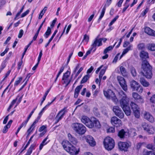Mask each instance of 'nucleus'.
<instances>
[{"mask_svg": "<svg viewBox=\"0 0 155 155\" xmlns=\"http://www.w3.org/2000/svg\"><path fill=\"white\" fill-rule=\"evenodd\" d=\"M61 144L64 149L71 155H76L78 153L79 150H77L76 147L70 143L68 140H63Z\"/></svg>", "mask_w": 155, "mask_h": 155, "instance_id": "f257e3e1", "label": "nucleus"}, {"mask_svg": "<svg viewBox=\"0 0 155 155\" xmlns=\"http://www.w3.org/2000/svg\"><path fill=\"white\" fill-rule=\"evenodd\" d=\"M141 68L143 70L141 72L143 75L147 78H150L152 76V68L147 60H144L143 61Z\"/></svg>", "mask_w": 155, "mask_h": 155, "instance_id": "f03ea898", "label": "nucleus"}, {"mask_svg": "<svg viewBox=\"0 0 155 155\" xmlns=\"http://www.w3.org/2000/svg\"><path fill=\"white\" fill-rule=\"evenodd\" d=\"M72 127L74 131L79 134H83L86 130V127L82 124L75 123L72 125Z\"/></svg>", "mask_w": 155, "mask_h": 155, "instance_id": "7ed1b4c3", "label": "nucleus"}, {"mask_svg": "<svg viewBox=\"0 0 155 155\" xmlns=\"http://www.w3.org/2000/svg\"><path fill=\"white\" fill-rule=\"evenodd\" d=\"M104 144L105 148L108 150H112L115 146L114 140L110 137H106L104 141Z\"/></svg>", "mask_w": 155, "mask_h": 155, "instance_id": "20e7f679", "label": "nucleus"}, {"mask_svg": "<svg viewBox=\"0 0 155 155\" xmlns=\"http://www.w3.org/2000/svg\"><path fill=\"white\" fill-rule=\"evenodd\" d=\"M119 94L120 98V102L121 107L128 106L129 99L124 93L121 91L119 93Z\"/></svg>", "mask_w": 155, "mask_h": 155, "instance_id": "39448f33", "label": "nucleus"}, {"mask_svg": "<svg viewBox=\"0 0 155 155\" xmlns=\"http://www.w3.org/2000/svg\"><path fill=\"white\" fill-rule=\"evenodd\" d=\"M104 94L107 98L112 100L114 102L116 103L118 100L113 91L109 89L107 91H104Z\"/></svg>", "mask_w": 155, "mask_h": 155, "instance_id": "423d86ee", "label": "nucleus"}, {"mask_svg": "<svg viewBox=\"0 0 155 155\" xmlns=\"http://www.w3.org/2000/svg\"><path fill=\"white\" fill-rule=\"evenodd\" d=\"M81 122L89 128H92L94 127V124L92 121V118L90 119L86 116H83L81 119Z\"/></svg>", "mask_w": 155, "mask_h": 155, "instance_id": "0eeeda50", "label": "nucleus"}, {"mask_svg": "<svg viewBox=\"0 0 155 155\" xmlns=\"http://www.w3.org/2000/svg\"><path fill=\"white\" fill-rule=\"evenodd\" d=\"M142 127L143 130L149 134H153L155 131L154 127L152 125H149L146 123H143L142 124Z\"/></svg>", "mask_w": 155, "mask_h": 155, "instance_id": "6e6552de", "label": "nucleus"}, {"mask_svg": "<svg viewBox=\"0 0 155 155\" xmlns=\"http://www.w3.org/2000/svg\"><path fill=\"white\" fill-rule=\"evenodd\" d=\"M66 108V107H64L58 113L55 118V124H57L63 118L65 114L67 112Z\"/></svg>", "mask_w": 155, "mask_h": 155, "instance_id": "1a4fd4ad", "label": "nucleus"}, {"mask_svg": "<svg viewBox=\"0 0 155 155\" xmlns=\"http://www.w3.org/2000/svg\"><path fill=\"white\" fill-rule=\"evenodd\" d=\"M113 110L115 115L120 119L123 118L124 114L121 109L118 106H115L113 107Z\"/></svg>", "mask_w": 155, "mask_h": 155, "instance_id": "9d476101", "label": "nucleus"}, {"mask_svg": "<svg viewBox=\"0 0 155 155\" xmlns=\"http://www.w3.org/2000/svg\"><path fill=\"white\" fill-rule=\"evenodd\" d=\"M131 109L133 110L134 116L137 118H139L140 116L139 108L135 103L131 102L130 104Z\"/></svg>", "mask_w": 155, "mask_h": 155, "instance_id": "9b49d317", "label": "nucleus"}, {"mask_svg": "<svg viewBox=\"0 0 155 155\" xmlns=\"http://www.w3.org/2000/svg\"><path fill=\"white\" fill-rule=\"evenodd\" d=\"M131 143L130 142H120L118 143L119 149L121 151H127L129 147L131 146Z\"/></svg>", "mask_w": 155, "mask_h": 155, "instance_id": "f8f14e48", "label": "nucleus"}, {"mask_svg": "<svg viewBox=\"0 0 155 155\" xmlns=\"http://www.w3.org/2000/svg\"><path fill=\"white\" fill-rule=\"evenodd\" d=\"M117 79L122 88L125 91L127 90V85L124 79L121 76H118Z\"/></svg>", "mask_w": 155, "mask_h": 155, "instance_id": "ddd939ff", "label": "nucleus"}, {"mask_svg": "<svg viewBox=\"0 0 155 155\" xmlns=\"http://www.w3.org/2000/svg\"><path fill=\"white\" fill-rule=\"evenodd\" d=\"M110 122L113 125L117 127H120L122 125L121 120L116 116L111 118Z\"/></svg>", "mask_w": 155, "mask_h": 155, "instance_id": "4468645a", "label": "nucleus"}, {"mask_svg": "<svg viewBox=\"0 0 155 155\" xmlns=\"http://www.w3.org/2000/svg\"><path fill=\"white\" fill-rule=\"evenodd\" d=\"M85 139L90 146L94 147L96 145V142L92 136L87 135L85 137Z\"/></svg>", "mask_w": 155, "mask_h": 155, "instance_id": "2eb2a0df", "label": "nucleus"}, {"mask_svg": "<svg viewBox=\"0 0 155 155\" xmlns=\"http://www.w3.org/2000/svg\"><path fill=\"white\" fill-rule=\"evenodd\" d=\"M68 141L72 145H76L78 143L77 138L69 133L68 134Z\"/></svg>", "mask_w": 155, "mask_h": 155, "instance_id": "dca6fc26", "label": "nucleus"}, {"mask_svg": "<svg viewBox=\"0 0 155 155\" xmlns=\"http://www.w3.org/2000/svg\"><path fill=\"white\" fill-rule=\"evenodd\" d=\"M144 118L150 122H153L154 119L153 116L149 113L145 112L144 114Z\"/></svg>", "mask_w": 155, "mask_h": 155, "instance_id": "f3484780", "label": "nucleus"}, {"mask_svg": "<svg viewBox=\"0 0 155 155\" xmlns=\"http://www.w3.org/2000/svg\"><path fill=\"white\" fill-rule=\"evenodd\" d=\"M144 32L149 35L155 37V31L149 27L145 28Z\"/></svg>", "mask_w": 155, "mask_h": 155, "instance_id": "a211bd4d", "label": "nucleus"}, {"mask_svg": "<svg viewBox=\"0 0 155 155\" xmlns=\"http://www.w3.org/2000/svg\"><path fill=\"white\" fill-rule=\"evenodd\" d=\"M133 97L138 102L142 103L143 102V100L142 97L137 93L133 92L132 93Z\"/></svg>", "mask_w": 155, "mask_h": 155, "instance_id": "6ab92c4d", "label": "nucleus"}, {"mask_svg": "<svg viewBox=\"0 0 155 155\" xmlns=\"http://www.w3.org/2000/svg\"><path fill=\"white\" fill-rule=\"evenodd\" d=\"M71 72L69 71H67L64 74L62 77V80L63 81V83L65 84L69 81L68 78L69 77Z\"/></svg>", "mask_w": 155, "mask_h": 155, "instance_id": "aec40b11", "label": "nucleus"}, {"mask_svg": "<svg viewBox=\"0 0 155 155\" xmlns=\"http://www.w3.org/2000/svg\"><path fill=\"white\" fill-rule=\"evenodd\" d=\"M130 84L131 87L134 91H135L137 88V87L139 84L136 81L133 80L130 82Z\"/></svg>", "mask_w": 155, "mask_h": 155, "instance_id": "412c9836", "label": "nucleus"}, {"mask_svg": "<svg viewBox=\"0 0 155 155\" xmlns=\"http://www.w3.org/2000/svg\"><path fill=\"white\" fill-rule=\"evenodd\" d=\"M102 45V39H100V38L98 39L97 38L95 39V40L94 43L92 44L91 46L95 48L97 45L98 46H99Z\"/></svg>", "mask_w": 155, "mask_h": 155, "instance_id": "4be33fe9", "label": "nucleus"}, {"mask_svg": "<svg viewBox=\"0 0 155 155\" xmlns=\"http://www.w3.org/2000/svg\"><path fill=\"white\" fill-rule=\"evenodd\" d=\"M38 120L36 119L30 128L28 129L27 132L28 133V135L30 134L34 130L35 127V125L38 122Z\"/></svg>", "mask_w": 155, "mask_h": 155, "instance_id": "5701e85b", "label": "nucleus"}, {"mask_svg": "<svg viewBox=\"0 0 155 155\" xmlns=\"http://www.w3.org/2000/svg\"><path fill=\"white\" fill-rule=\"evenodd\" d=\"M92 121L94 124V126L98 128L101 127L99 121L96 118L94 117H92Z\"/></svg>", "mask_w": 155, "mask_h": 155, "instance_id": "b1692460", "label": "nucleus"}, {"mask_svg": "<svg viewBox=\"0 0 155 155\" xmlns=\"http://www.w3.org/2000/svg\"><path fill=\"white\" fill-rule=\"evenodd\" d=\"M140 57L142 60L148 58V54L147 52L144 51H141L140 53Z\"/></svg>", "mask_w": 155, "mask_h": 155, "instance_id": "393cba45", "label": "nucleus"}, {"mask_svg": "<svg viewBox=\"0 0 155 155\" xmlns=\"http://www.w3.org/2000/svg\"><path fill=\"white\" fill-rule=\"evenodd\" d=\"M83 85H81L79 86H78L75 89L74 97L75 98H77L78 96V95L79 94L80 90L81 89Z\"/></svg>", "mask_w": 155, "mask_h": 155, "instance_id": "a878e982", "label": "nucleus"}, {"mask_svg": "<svg viewBox=\"0 0 155 155\" xmlns=\"http://www.w3.org/2000/svg\"><path fill=\"white\" fill-rule=\"evenodd\" d=\"M125 114L127 116H129L131 114V110L128 106L122 108Z\"/></svg>", "mask_w": 155, "mask_h": 155, "instance_id": "bb28decb", "label": "nucleus"}, {"mask_svg": "<svg viewBox=\"0 0 155 155\" xmlns=\"http://www.w3.org/2000/svg\"><path fill=\"white\" fill-rule=\"evenodd\" d=\"M140 81L141 84L145 87H147L149 85V83L143 78H140Z\"/></svg>", "mask_w": 155, "mask_h": 155, "instance_id": "cd10ccee", "label": "nucleus"}, {"mask_svg": "<svg viewBox=\"0 0 155 155\" xmlns=\"http://www.w3.org/2000/svg\"><path fill=\"white\" fill-rule=\"evenodd\" d=\"M48 139V136L42 141L41 144H40L39 146V150H41L42 148L45 145L47 144L49 141L50 140H48V141L46 142V140Z\"/></svg>", "mask_w": 155, "mask_h": 155, "instance_id": "c85d7f7f", "label": "nucleus"}, {"mask_svg": "<svg viewBox=\"0 0 155 155\" xmlns=\"http://www.w3.org/2000/svg\"><path fill=\"white\" fill-rule=\"evenodd\" d=\"M126 132L124 130L122 129L119 131L118 134V136L120 138H124L125 137Z\"/></svg>", "mask_w": 155, "mask_h": 155, "instance_id": "c756f323", "label": "nucleus"}, {"mask_svg": "<svg viewBox=\"0 0 155 155\" xmlns=\"http://www.w3.org/2000/svg\"><path fill=\"white\" fill-rule=\"evenodd\" d=\"M35 145V144H31L25 155H30Z\"/></svg>", "mask_w": 155, "mask_h": 155, "instance_id": "7c9ffc66", "label": "nucleus"}, {"mask_svg": "<svg viewBox=\"0 0 155 155\" xmlns=\"http://www.w3.org/2000/svg\"><path fill=\"white\" fill-rule=\"evenodd\" d=\"M116 43L117 42H116L113 46H110L106 48L104 51V54H106L109 51L112 50Z\"/></svg>", "mask_w": 155, "mask_h": 155, "instance_id": "2f4dec72", "label": "nucleus"}, {"mask_svg": "<svg viewBox=\"0 0 155 155\" xmlns=\"http://www.w3.org/2000/svg\"><path fill=\"white\" fill-rule=\"evenodd\" d=\"M130 1V0H126L125 2L124 5V7L122 11V13H124L129 6L130 5L128 3V2Z\"/></svg>", "mask_w": 155, "mask_h": 155, "instance_id": "473e14b6", "label": "nucleus"}, {"mask_svg": "<svg viewBox=\"0 0 155 155\" xmlns=\"http://www.w3.org/2000/svg\"><path fill=\"white\" fill-rule=\"evenodd\" d=\"M130 71L133 76L135 77L137 75V73L134 67H131L130 68Z\"/></svg>", "mask_w": 155, "mask_h": 155, "instance_id": "72a5a7b5", "label": "nucleus"}, {"mask_svg": "<svg viewBox=\"0 0 155 155\" xmlns=\"http://www.w3.org/2000/svg\"><path fill=\"white\" fill-rule=\"evenodd\" d=\"M57 30H56L55 31H54L53 34V35L51 36V38L49 39V41H48V43L45 45V47H47L49 45L51 41L54 38V36H55V35L57 33Z\"/></svg>", "mask_w": 155, "mask_h": 155, "instance_id": "f704fd0d", "label": "nucleus"}, {"mask_svg": "<svg viewBox=\"0 0 155 155\" xmlns=\"http://www.w3.org/2000/svg\"><path fill=\"white\" fill-rule=\"evenodd\" d=\"M90 76L88 74H87L85 75L84 77L82 79L81 81V84H83L85 83L87 80L89 78Z\"/></svg>", "mask_w": 155, "mask_h": 155, "instance_id": "c9c22d12", "label": "nucleus"}, {"mask_svg": "<svg viewBox=\"0 0 155 155\" xmlns=\"http://www.w3.org/2000/svg\"><path fill=\"white\" fill-rule=\"evenodd\" d=\"M51 28L49 27H48L47 30L44 35V36L46 38H47L51 34Z\"/></svg>", "mask_w": 155, "mask_h": 155, "instance_id": "e433bc0d", "label": "nucleus"}, {"mask_svg": "<svg viewBox=\"0 0 155 155\" xmlns=\"http://www.w3.org/2000/svg\"><path fill=\"white\" fill-rule=\"evenodd\" d=\"M106 8V7L104 6L103 8V9H102V12H101V15L100 16L98 19V23L101 20V19L103 17V16L104 15L105 12Z\"/></svg>", "mask_w": 155, "mask_h": 155, "instance_id": "4c0bfd02", "label": "nucleus"}, {"mask_svg": "<svg viewBox=\"0 0 155 155\" xmlns=\"http://www.w3.org/2000/svg\"><path fill=\"white\" fill-rule=\"evenodd\" d=\"M107 68V66L104 67L101 70L99 73L100 77H101V76H103V75L104 74Z\"/></svg>", "mask_w": 155, "mask_h": 155, "instance_id": "58836bf2", "label": "nucleus"}, {"mask_svg": "<svg viewBox=\"0 0 155 155\" xmlns=\"http://www.w3.org/2000/svg\"><path fill=\"white\" fill-rule=\"evenodd\" d=\"M120 70L121 74L123 76L126 75V71L125 68L123 66H121L120 67Z\"/></svg>", "mask_w": 155, "mask_h": 155, "instance_id": "ea45409f", "label": "nucleus"}, {"mask_svg": "<svg viewBox=\"0 0 155 155\" xmlns=\"http://www.w3.org/2000/svg\"><path fill=\"white\" fill-rule=\"evenodd\" d=\"M64 69V66H62L60 68V70L59 71L58 74L54 80V82H55L57 80L59 76L60 75L61 73L63 71Z\"/></svg>", "mask_w": 155, "mask_h": 155, "instance_id": "a19ab883", "label": "nucleus"}, {"mask_svg": "<svg viewBox=\"0 0 155 155\" xmlns=\"http://www.w3.org/2000/svg\"><path fill=\"white\" fill-rule=\"evenodd\" d=\"M135 91H136L139 93H141L143 91V88L140 85H139V86L137 87V88Z\"/></svg>", "mask_w": 155, "mask_h": 155, "instance_id": "79ce46f5", "label": "nucleus"}, {"mask_svg": "<svg viewBox=\"0 0 155 155\" xmlns=\"http://www.w3.org/2000/svg\"><path fill=\"white\" fill-rule=\"evenodd\" d=\"M144 155H155V153L151 151H147L144 153Z\"/></svg>", "mask_w": 155, "mask_h": 155, "instance_id": "37998d69", "label": "nucleus"}, {"mask_svg": "<svg viewBox=\"0 0 155 155\" xmlns=\"http://www.w3.org/2000/svg\"><path fill=\"white\" fill-rule=\"evenodd\" d=\"M19 79L18 80L16 81L15 83L14 86H17L22 81V78L21 77H20L18 78Z\"/></svg>", "mask_w": 155, "mask_h": 155, "instance_id": "c03bdc74", "label": "nucleus"}, {"mask_svg": "<svg viewBox=\"0 0 155 155\" xmlns=\"http://www.w3.org/2000/svg\"><path fill=\"white\" fill-rule=\"evenodd\" d=\"M137 48L139 50L143 49L144 48V45L143 43L139 44L137 45Z\"/></svg>", "mask_w": 155, "mask_h": 155, "instance_id": "a18cd8bd", "label": "nucleus"}, {"mask_svg": "<svg viewBox=\"0 0 155 155\" xmlns=\"http://www.w3.org/2000/svg\"><path fill=\"white\" fill-rule=\"evenodd\" d=\"M150 102L152 103L155 104V94L153 95L150 99Z\"/></svg>", "mask_w": 155, "mask_h": 155, "instance_id": "49530a36", "label": "nucleus"}, {"mask_svg": "<svg viewBox=\"0 0 155 155\" xmlns=\"http://www.w3.org/2000/svg\"><path fill=\"white\" fill-rule=\"evenodd\" d=\"M107 132L114 133L115 132L114 128L113 127H111L107 129Z\"/></svg>", "mask_w": 155, "mask_h": 155, "instance_id": "de8ad7c7", "label": "nucleus"}, {"mask_svg": "<svg viewBox=\"0 0 155 155\" xmlns=\"http://www.w3.org/2000/svg\"><path fill=\"white\" fill-rule=\"evenodd\" d=\"M28 121V120H27L26 119V120L24 121L21 124L20 126L19 127H20V128H21L22 127L24 126L25 127Z\"/></svg>", "mask_w": 155, "mask_h": 155, "instance_id": "09e8293b", "label": "nucleus"}, {"mask_svg": "<svg viewBox=\"0 0 155 155\" xmlns=\"http://www.w3.org/2000/svg\"><path fill=\"white\" fill-rule=\"evenodd\" d=\"M24 34V31L22 29L20 30L19 33L18 35V37L19 38H21L22 36Z\"/></svg>", "mask_w": 155, "mask_h": 155, "instance_id": "8fccbe9b", "label": "nucleus"}, {"mask_svg": "<svg viewBox=\"0 0 155 155\" xmlns=\"http://www.w3.org/2000/svg\"><path fill=\"white\" fill-rule=\"evenodd\" d=\"M149 48V49L152 51H155V44H152Z\"/></svg>", "mask_w": 155, "mask_h": 155, "instance_id": "3c124183", "label": "nucleus"}, {"mask_svg": "<svg viewBox=\"0 0 155 155\" xmlns=\"http://www.w3.org/2000/svg\"><path fill=\"white\" fill-rule=\"evenodd\" d=\"M148 9L147 8L144 11L141 13L140 14V16L141 17H143L148 12Z\"/></svg>", "mask_w": 155, "mask_h": 155, "instance_id": "603ef678", "label": "nucleus"}, {"mask_svg": "<svg viewBox=\"0 0 155 155\" xmlns=\"http://www.w3.org/2000/svg\"><path fill=\"white\" fill-rule=\"evenodd\" d=\"M142 145V143H137L135 146V148L137 150H139L140 148L141 147Z\"/></svg>", "mask_w": 155, "mask_h": 155, "instance_id": "864d4df0", "label": "nucleus"}, {"mask_svg": "<svg viewBox=\"0 0 155 155\" xmlns=\"http://www.w3.org/2000/svg\"><path fill=\"white\" fill-rule=\"evenodd\" d=\"M128 51H129L127 48L124 49L123 51L122 54L120 56V59L123 57V55L127 53Z\"/></svg>", "mask_w": 155, "mask_h": 155, "instance_id": "5fc2aeb1", "label": "nucleus"}, {"mask_svg": "<svg viewBox=\"0 0 155 155\" xmlns=\"http://www.w3.org/2000/svg\"><path fill=\"white\" fill-rule=\"evenodd\" d=\"M9 128H10L9 127H8V126H7V125L5 126L4 127L3 130H2L3 133H6L8 131V129Z\"/></svg>", "mask_w": 155, "mask_h": 155, "instance_id": "6e6d98bb", "label": "nucleus"}, {"mask_svg": "<svg viewBox=\"0 0 155 155\" xmlns=\"http://www.w3.org/2000/svg\"><path fill=\"white\" fill-rule=\"evenodd\" d=\"M112 0H107L106 4L104 5V7H106L108 6L111 4Z\"/></svg>", "mask_w": 155, "mask_h": 155, "instance_id": "4d7b16f0", "label": "nucleus"}, {"mask_svg": "<svg viewBox=\"0 0 155 155\" xmlns=\"http://www.w3.org/2000/svg\"><path fill=\"white\" fill-rule=\"evenodd\" d=\"M29 10H27L26 11L23 13L21 15V17L23 18L26 16L29 12Z\"/></svg>", "mask_w": 155, "mask_h": 155, "instance_id": "13d9d810", "label": "nucleus"}, {"mask_svg": "<svg viewBox=\"0 0 155 155\" xmlns=\"http://www.w3.org/2000/svg\"><path fill=\"white\" fill-rule=\"evenodd\" d=\"M19 97V95L17 96V97L16 98V99L12 101V102L11 104H10V106H11L12 107L13 106V105H14V104L15 103L17 100L18 99V98Z\"/></svg>", "mask_w": 155, "mask_h": 155, "instance_id": "bf43d9fd", "label": "nucleus"}, {"mask_svg": "<svg viewBox=\"0 0 155 155\" xmlns=\"http://www.w3.org/2000/svg\"><path fill=\"white\" fill-rule=\"evenodd\" d=\"M83 69V68L82 67H81L80 68V69L76 73L75 76V78H76L78 76V74L82 71Z\"/></svg>", "mask_w": 155, "mask_h": 155, "instance_id": "052dcab7", "label": "nucleus"}, {"mask_svg": "<svg viewBox=\"0 0 155 155\" xmlns=\"http://www.w3.org/2000/svg\"><path fill=\"white\" fill-rule=\"evenodd\" d=\"M32 74L29 73L28 74L27 76L26 77V78H25V79L24 80V81L26 80V81L28 82V81L29 78H30Z\"/></svg>", "mask_w": 155, "mask_h": 155, "instance_id": "680f3d73", "label": "nucleus"}, {"mask_svg": "<svg viewBox=\"0 0 155 155\" xmlns=\"http://www.w3.org/2000/svg\"><path fill=\"white\" fill-rule=\"evenodd\" d=\"M42 55V51L41 50L39 53V55L38 57V62H40V61L41 59V58Z\"/></svg>", "mask_w": 155, "mask_h": 155, "instance_id": "e2e57ef3", "label": "nucleus"}, {"mask_svg": "<svg viewBox=\"0 0 155 155\" xmlns=\"http://www.w3.org/2000/svg\"><path fill=\"white\" fill-rule=\"evenodd\" d=\"M42 55V51L41 50L39 53V55L38 57V62H40V61L41 59V58Z\"/></svg>", "mask_w": 155, "mask_h": 155, "instance_id": "0e129e2a", "label": "nucleus"}, {"mask_svg": "<svg viewBox=\"0 0 155 155\" xmlns=\"http://www.w3.org/2000/svg\"><path fill=\"white\" fill-rule=\"evenodd\" d=\"M22 64V61L21 60V61L19 62L18 64V69L19 70L21 68V66Z\"/></svg>", "mask_w": 155, "mask_h": 155, "instance_id": "69168bd1", "label": "nucleus"}, {"mask_svg": "<svg viewBox=\"0 0 155 155\" xmlns=\"http://www.w3.org/2000/svg\"><path fill=\"white\" fill-rule=\"evenodd\" d=\"M95 13L94 12L93 13V14L92 15H91L88 18V22H90L92 20L94 16Z\"/></svg>", "mask_w": 155, "mask_h": 155, "instance_id": "338daca9", "label": "nucleus"}, {"mask_svg": "<svg viewBox=\"0 0 155 155\" xmlns=\"http://www.w3.org/2000/svg\"><path fill=\"white\" fill-rule=\"evenodd\" d=\"M89 39V36L86 35H85L84 36V40L85 41H88Z\"/></svg>", "mask_w": 155, "mask_h": 155, "instance_id": "774afa93", "label": "nucleus"}]
</instances>
